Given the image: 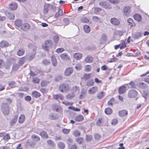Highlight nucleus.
Masks as SVG:
<instances>
[{
    "label": "nucleus",
    "mask_w": 149,
    "mask_h": 149,
    "mask_svg": "<svg viewBox=\"0 0 149 149\" xmlns=\"http://www.w3.org/2000/svg\"><path fill=\"white\" fill-rule=\"evenodd\" d=\"M1 110L3 114L8 115L10 112L9 106L7 103L3 102L1 104Z\"/></svg>",
    "instance_id": "f257e3e1"
},
{
    "label": "nucleus",
    "mask_w": 149,
    "mask_h": 149,
    "mask_svg": "<svg viewBox=\"0 0 149 149\" xmlns=\"http://www.w3.org/2000/svg\"><path fill=\"white\" fill-rule=\"evenodd\" d=\"M70 88L69 85L67 84H62L58 87L59 90L61 92L66 93L68 92Z\"/></svg>",
    "instance_id": "f03ea898"
},
{
    "label": "nucleus",
    "mask_w": 149,
    "mask_h": 149,
    "mask_svg": "<svg viewBox=\"0 0 149 149\" xmlns=\"http://www.w3.org/2000/svg\"><path fill=\"white\" fill-rule=\"evenodd\" d=\"M53 45V43L51 40H47L44 44L42 45V47L45 50L48 51Z\"/></svg>",
    "instance_id": "7ed1b4c3"
},
{
    "label": "nucleus",
    "mask_w": 149,
    "mask_h": 149,
    "mask_svg": "<svg viewBox=\"0 0 149 149\" xmlns=\"http://www.w3.org/2000/svg\"><path fill=\"white\" fill-rule=\"evenodd\" d=\"M131 12L130 7L127 6L124 8L123 13L124 15L127 17H129L130 15Z\"/></svg>",
    "instance_id": "20e7f679"
},
{
    "label": "nucleus",
    "mask_w": 149,
    "mask_h": 149,
    "mask_svg": "<svg viewBox=\"0 0 149 149\" xmlns=\"http://www.w3.org/2000/svg\"><path fill=\"white\" fill-rule=\"evenodd\" d=\"M138 93L135 90H131L128 93V96L129 98H133L135 97L137 95Z\"/></svg>",
    "instance_id": "39448f33"
},
{
    "label": "nucleus",
    "mask_w": 149,
    "mask_h": 149,
    "mask_svg": "<svg viewBox=\"0 0 149 149\" xmlns=\"http://www.w3.org/2000/svg\"><path fill=\"white\" fill-rule=\"evenodd\" d=\"M30 24L27 23H24L22 24L21 26V29L23 31H27L30 29Z\"/></svg>",
    "instance_id": "423d86ee"
},
{
    "label": "nucleus",
    "mask_w": 149,
    "mask_h": 149,
    "mask_svg": "<svg viewBox=\"0 0 149 149\" xmlns=\"http://www.w3.org/2000/svg\"><path fill=\"white\" fill-rule=\"evenodd\" d=\"M73 72V69L71 67H69L65 70L64 74L66 76L70 75Z\"/></svg>",
    "instance_id": "0eeeda50"
},
{
    "label": "nucleus",
    "mask_w": 149,
    "mask_h": 149,
    "mask_svg": "<svg viewBox=\"0 0 149 149\" xmlns=\"http://www.w3.org/2000/svg\"><path fill=\"white\" fill-rule=\"evenodd\" d=\"M110 22L112 24L114 25L118 26L120 23L119 21L117 19L114 18L111 19Z\"/></svg>",
    "instance_id": "6e6552de"
},
{
    "label": "nucleus",
    "mask_w": 149,
    "mask_h": 149,
    "mask_svg": "<svg viewBox=\"0 0 149 149\" xmlns=\"http://www.w3.org/2000/svg\"><path fill=\"white\" fill-rule=\"evenodd\" d=\"M127 113V111L125 110L120 111L118 112L119 116L121 117H124L126 116Z\"/></svg>",
    "instance_id": "1a4fd4ad"
},
{
    "label": "nucleus",
    "mask_w": 149,
    "mask_h": 149,
    "mask_svg": "<svg viewBox=\"0 0 149 149\" xmlns=\"http://www.w3.org/2000/svg\"><path fill=\"white\" fill-rule=\"evenodd\" d=\"M71 91L72 93H74L75 94V93H78L79 91V88L76 86H73L71 88Z\"/></svg>",
    "instance_id": "9d476101"
},
{
    "label": "nucleus",
    "mask_w": 149,
    "mask_h": 149,
    "mask_svg": "<svg viewBox=\"0 0 149 149\" xmlns=\"http://www.w3.org/2000/svg\"><path fill=\"white\" fill-rule=\"evenodd\" d=\"M98 88L97 87H93L91 88L88 91V93L90 94H93L97 91Z\"/></svg>",
    "instance_id": "9b49d317"
},
{
    "label": "nucleus",
    "mask_w": 149,
    "mask_h": 149,
    "mask_svg": "<svg viewBox=\"0 0 149 149\" xmlns=\"http://www.w3.org/2000/svg\"><path fill=\"white\" fill-rule=\"evenodd\" d=\"M15 24L16 26L17 27H21L22 25V20L21 19H17L15 21Z\"/></svg>",
    "instance_id": "f8f14e48"
},
{
    "label": "nucleus",
    "mask_w": 149,
    "mask_h": 149,
    "mask_svg": "<svg viewBox=\"0 0 149 149\" xmlns=\"http://www.w3.org/2000/svg\"><path fill=\"white\" fill-rule=\"evenodd\" d=\"M47 145L52 147H54L56 146V144L52 140H48L47 141Z\"/></svg>",
    "instance_id": "ddd939ff"
},
{
    "label": "nucleus",
    "mask_w": 149,
    "mask_h": 149,
    "mask_svg": "<svg viewBox=\"0 0 149 149\" xmlns=\"http://www.w3.org/2000/svg\"><path fill=\"white\" fill-rule=\"evenodd\" d=\"M126 89V88L125 86H123L120 87L119 89L118 92L120 94H122L124 93Z\"/></svg>",
    "instance_id": "4468645a"
},
{
    "label": "nucleus",
    "mask_w": 149,
    "mask_h": 149,
    "mask_svg": "<svg viewBox=\"0 0 149 149\" xmlns=\"http://www.w3.org/2000/svg\"><path fill=\"white\" fill-rule=\"evenodd\" d=\"M57 147L60 149H64L65 147V143L63 142L60 141L57 144Z\"/></svg>",
    "instance_id": "2eb2a0df"
},
{
    "label": "nucleus",
    "mask_w": 149,
    "mask_h": 149,
    "mask_svg": "<svg viewBox=\"0 0 149 149\" xmlns=\"http://www.w3.org/2000/svg\"><path fill=\"white\" fill-rule=\"evenodd\" d=\"M17 4L16 3L13 2L9 5V7L13 10H15L17 8Z\"/></svg>",
    "instance_id": "dca6fc26"
},
{
    "label": "nucleus",
    "mask_w": 149,
    "mask_h": 149,
    "mask_svg": "<svg viewBox=\"0 0 149 149\" xmlns=\"http://www.w3.org/2000/svg\"><path fill=\"white\" fill-rule=\"evenodd\" d=\"M134 17L135 20L138 22L141 21V17L140 15L139 14H135L134 16Z\"/></svg>",
    "instance_id": "f3484780"
},
{
    "label": "nucleus",
    "mask_w": 149,
    "mask_h": 149,
    "mask_svg": "<svg viewBox=\"0 0 149 149\" xmlns=\"http://www.w3.org/2000/svg\"><path fill=\"white\" fill-rule=\"evenodd\" d=\"M49 6L50 5L49 4H45L43 9V12L44 14H47L48 13V8Z\"/></svg>",
    "instance_id": "a211bd4d"
},
{
    "label": "nucleus",
    "mask_w": 149,
    "mask_h": 149,
    "mask_svg": "<svg viewBox=\"0 0 149 149\" xmlns=\"http://www.w3.org/2000/svg\"><path fill=\"white\" fill-rule=\"evenodd\" d=\"M75 95L74 93L71 92L67 94L66 97L67 99L70 100L74 97Z\"/></svg>",
    "instance_id": "6ab92c4d"
},
{
    "label": "nucleus",
    "mask_w": 149,
    "mask_h": 149,
    "mask_svg": "<svg viewBox=\"0 0 149 149\" xmlns=\"http://www.w3.org/2000/svg\"><path fill=\"white\" fill-rule=\"evenodd\" d=\"M25 117L24 115H21L19 117L18 121L20 123H22L25 121Z\"/></svg>",
    "instance_id": "aec40b11"
},
{
    "label": "nucleus",
    "mask_w": 149,
    "mask_h": 149,
    "mask_svg": "<svg viewBox=\"0 0 149 149\" xmlns=\"http://www.w3.org/2000/svg\"><path fill=\"white\" fill-rule=\"evenodd\" d=\"M25 52L24 49L22 48H20L17 52V54L19 56H22L24 55Z\"/></svg>",
    "instance_id": "412c9836"
},
{
    "label": "nucleus",
    "mask_w": 149,
    "mask_h": 149,
    "mask_svg": "<svg viewBox=\"0 0 149 149\" xmlns=\"http://www.w3.org/2000/svg\"><path fill=\"white\" fill-rule=\"evenodd\" d=\"M8 46V42L5 41H3L0 43V46L1 47H6Z\"/></svg>",
    "instance_id": "4be33fe9"
},
{
    "label": "nucleus",
    "mask_w": 149,
    "mask_h": 149,
    "mask_svg": "<svg viewBox=\"0 0 149 149\" xmlns=\"http://www.w3.org/2000/svg\"><path fill=\"white\" fill-rule=\"evenodd\" d=\"M31 137L32 139L36 141H38L40 140V137L36 135L33 134L32 135Z\"/></svg>",
    "instance_id": "5701e85b"
},
{
    "label": "nucleus",
    "mask_w": 149,
    "mask_h": 149,
    "mask_svg": "<svg viewBox=\"0 0 149 149\" xmlns=\"http://www.w3.org/2000/svg\"><path fill=\"white\" fill-rule=\"evenodd\" d=\"M83 28L84 31L86 33H88L91 30L90 27L87 25H84Z\"/></svg>",
    "instance_id": "b1692460"
},
{
    "label": "nucleus",
    "mask_w": 149,
    "mask_h": 149,
    "mask_svg": "<svg viewBox=\"0 0 149 149\" xmlns=\"http://www.w3.org/2000/svg\"><path fill=\"white\" fill-rule=\"evenodd\" d=\"M40 135L42 138H47L48 137V136L46 132L44 131L40 132Z\"/></svg>",
    "instance_id": "393cba45"
},
{
    "label": "nucleus",
    "mask_w": 149,
    "mask_h": 149,
    "mask_svg": "<svg viewBox=\"0 0 149 149\" xmlns=\"http://www.w3.org/2000/svg\"><path fill=\"white\" fill-rule=\"evenodd\" d=\"M53 98L55 100L60 99L62 100L63 99V96L61 95H53Z\"/></svg>",
    "instance_id": "a878e982"
},
{
    "label": "nucleus",
    "mask_w": 149,
    "mask_h": 149,
    "mask_svg": "<svg viewBox=\"0 0 149 149\" xmlns=\"http://www.w3.org/2000/svg\"><path fill=\"white\" fill-rule=\"evenodd\" d=\"M17 118L18 116H15L14 118L11 120L10 123L12 126H13L15 124L17 121Z\"/></svg>",
    "instance_id": "bb28decb"
},
{
    "label": "nucleus",
    "mask_w": 149,
    "mask_h": 149,
    "mask_svg": "<svg viewBox=\"0 0 149 149\" xmlns=\"http://www.w3.org/2000/svg\"><path fill=\"white\" fill-rule=\"evenodd\" d=\"M83 117L82 115H79L75 118V120L77 121H80L83 120Z\"/></svg>",
    "instance_id": "cd10ccee"
},
{
    "label": "nucleus",
    "mask_w": 149,
    "mask_h": 149,
    "mask_svg": "<svg viewBox=\"0 0 149 149\" xmlns=\"http://www.w3.org/2000/svg\"><path fill=\"white\" fill-rule=\"evenodd\" d=\"M32 95L33 97L35 98H37L40 96V94L36 91H34L32 92Z\"/></svg>",
    "instance_id": "c85d7f7f"
},
{
    "label": "nucleus",
    "mask_w": 149,
    "mask_h": 149,
    "mask_svg": "<svg viewBox=\"0 0 149 149\" xmlns=\"http://www.w3.org/2000/svg\"><path fill=\"white\" fill-rule=\"evenodd\" d=\"M51 60L53 65L56 66L57 65V61L55 56H52Z\"/></svg>",
    "instance_id": "c756f323"
},
{
    "label": "nucleus",
    "mask_w": 149,
    "mask_h": 149,
    "mask_svg": "<svg viewBox=\"0 0 149 149\" xmlns=\"http://www.w3.org/2000/svg\"><path fill=\"white\" fill-rule=\"evenodd\" d=\"M112 109L110 108H107L105 110V113L107 115L110 114L112 112Z\"/></svg>",
    "instance_id": "7c9ffc66"
},
{
    "label": "nucleus",
    "mask_w": 149,
    "mask_h": 149,
    "mask_svg": "<svg viewBox=\"0 0 149 149\" xmlns=\"http://www.w3.org/2000/svg\"><path fill=\"white\" fill-rule=\"evenodd\" d=\"M94 83L93 80H89L87 81L86 85L88 86H93Z\"/></svg>",
    "instance_id": "2f4dec72"
},
{
    "label": "nucleus",
    "mask_w": 149,
    "mask_h": 149,
    "mask_svg": "<svg viewBox=\"0 0 149 149\" xmlns=\"http://www.w3.org/2000/svg\"><path fill=\"white\" fill-rule=\"evenodd\" d=\"M127 22L128 24L133 26H135V23L133 22V20L131 18H129L127 19Z\"/></svg>",
    "instance_id": "473e14b6"
},
{
    "label": "nucleus",
    "mask_w": 149,
    "mask_h": 149,
    "mask_svg": "<svg viewBox=\"0 0 149 149\" xmlns=\"http://www.w3.org/2000/svg\"><path fill=\"white\" fill-rule=\"evenodd\" d=\"M142 33L139 32L136 33L133 36V38L135 39L138 38L142 36Z\"/></svg>",
    "instance_id": "72a5a7b5"
},
{
    "label": "nucleus",
    "mask_w": 149,
    "mask_h": 149,
    "mask_svg": "<svg viewBox=\"0 0 149 149\" xmlns=\"http://www.w3.org/2000/svg\"><path fill=\"white\" fill-rule=\"evenodd\" d=\"M104 95V93L102 92H101L98 93L97 95V97L99 99H101L102 98Z\"/></svg>",
    "instance_id": "f704fd0d"
},
{
    "label": "nucleus",
    "mask_w": 149,
    "mask_h": 149,
    "mask_svg": "<svg viewBox=\"0 0 149 149\" xmlns=\"http://www.w3.org/2000/svg\"><path fill=\"white\" fill-rule=\"evenodd\" d=\"M80 20L81 22L85 23H88L89 22V19L85 17H82Z\"/></svg>",
    "instance_id": "c9c22d12"
},
{
    "label": "nucleus",
    "mask_w": 149,
    "mask_h": 149,
    "mask_svg": "<svg viewBox=\"0 0 149 149\" xmlns=\"http://www.w3.org/2000/svg\"><path fill=\"white\" fill-rule=\"evenodd\" d=\"M73 134L76 137L80 136V133L78 130H75L73 132Z\"/></svg>",
    "instance_id": "e433bc0d"
},
{
    "label": "nucleus",
    "mask_w": 149,
    "mask_h": 149,
    "mask_svg": "<svg viewBox=\"0 0 149 149\" xmlns=\"http://www.w3.org/2000/svg\"><path fill=\"white\" fill-rule=\"evenodd\" d=\"M8 18L10 19H13L15 18V16L13 14L11 13H8L7 15Z\"/></svg>",
    "instance_id": "4c0bfd02"
},
{
    "label": "nucleus",
    "mask_w": 149,
    "mask_h": 149,
    "mask_svg": "<svg viewBox=\"0 0 149 149\" xmlns=\"http://www.w3.org/2000/svg\"><path fill=\"white\" fill-rule=\"evenodd\" d=\"M91 75V73L90 74H86L84 75L83 77L84 79L86 80L90 78Z\"/></svg>",
    "instance_id": "58836bf2"
},
{
    "label": "nucleus",
    "mask_w": 149,
    "mask_h": 149,
    "mask_svg": "<svg viewBox=\"0 0 149 149\" xmlns=\"http://www.w3.org/2000/svg\"><path fill=\"white\" fill-rule=\"evenodd\" d=\"M93 61V58L91 56H87L85 59V61L88 63L91 62Z\"/></svg>",
    "instance_id": "ea45409f"
},
{
    "label": "nucleus",
    "mask_w": 149,
    "mask_h": 149,
    "mask_svg": "<svg viewBox=\"0 0 149 149\" xmlns=\"http://www.w3.org/2000/svg\"><path fill=\"white\" fill-rule=\"evenodd\" d=\"M118 59L116 57H115L113 58H111L108 60V61L109 62H113L117 61Z\"/></svg>",
    "instance_id": "a19ab883"
},
{
    "label": "nucleus",
    "mask_w": 149,
    "mask_h": 149,
    "mask_svg": "<svg viewBox=\"0 0 149 149\" xmlns=\"http://www.w3.org/2000/svg\"><path fill=\"white\" fill-rule=\"evenodd\" d=\"M91 69V67L89 65H86L85 67V70L86 72H89Z\"/></svg>",
    "instance_id": "79ce46f5"
},
{
    "label": "nucleus",
    "mask_w": 149,
    "mask_h": 149,
    "mask_svg": "<svg viewBox=\"0 0 149 149\" xmlns=\"http://www.w3.org/2000/svg\"><path fill=\"white\" fill-rule=\"evenodd\" d=\"M42 63L44 65H48L50 63V60L46 59H45L43 60Z\"/></svg>",
    "instance_id": "37998d69"
},
{
    "label": "nucleus",
    "mask_w": 149,
    "mask_h": 149,
    "mask_svg": "<svg viewBox=\"0 0 149 149\" xmlns=\"http://www.w3.org/2000/svg\"><path fill=\"white\" fill-rule=\"evenodd\" d=\"M76 142L79 144H81L83 141V138L81 137H79L76 138Z\"/></svg>",
    "instance_id": "c03bdc74"
},
{
    "label": "nucleus",
    "mask_w": 149,
    "mask_h": 149,
    "mask_svg": "<svg viewBox=\"0 0 149 149\" xmlns=\"http://www.w3.org/2000/svg\"><path fill=\"white\" fill-rule=\"evenodd\" d=\"M68 109H71L73 110L77 111H80V109H79L75 108L73 106H70L68 107Z\"/></svg>",
    "instance_id": "a18cd8bd"
},
{
    "label": "nucleus",
    "mask_w": 149,
    "mask_h": 149,
    "mask_svg": "<svg viewBox=\"0 0 149 149\" xmlns=\"http://www.w3.org/2000/svg\"><path fill=\"white\" fill-rule=\"evenodd\" d=\"M24 57H22L20 59L18 62L19 65L21 66L24 63Z\"/></svg>",
    "instance_id": "49530a36"
},
{
    "label": "nucleus",
    "mask_w": 149,
    "mask_h": 149,
    "mask_svg": "<svg viewBox=\"0 0 149 149\" xmlns=\"http://www.w3.org/2000/svg\"><path fill=\"white\" fill-rule=\"evenodd\" d=\"M107 3V2L101 1L99 2V4L101 7L104 8L105 6Z\"/></svg>",
    "instance_id": "de8ad7c7"
},
{
    "label": "nucleus",
    "mask_w": 149,
    "mask_h": 149,
    "mask_svg": "<svg viewBox=\"0 0 149 149\" xmlns=\"http://www.w3.org/2000/svg\"><path fill=\"white\" fill-rule=\"evenodd\" d=\"M75 68L77 70H80L81 69L82 67L80 64H78L75 66Z\"/></svg>",
    "instance_id": "09e8293b"
},
{
    "label": "nucleus",
    "mask_w": 149,
    "mask_h": 149,
    "mask_svg": "<svg viewBox=\"0 0 149 149\" xmlns=\"http://www.w3.org/2000/svg\"><path fill=\"white\" fill-rule=\"evenodd\" d=\"M62 77L61 75H58L56 77L55 80L56 81H59L61 80Z\"/></svg>",
    "instance_id": "8fccbe9b"
},
{
    "label": "nucleus",
    "mask_w": 149,
    "mask_h": 149,
    "mask_svg": "<svg viewBox=\"0 0 149 149\" xmlns=\"http://www.w3.org/2000/svg\"><path fill=\"white\" fill-rule=\"evenodd\" d=\"M120 49H123L126 47V45L125 42H123L122 43L119 44Z\"/></svg>",
    "instance_id": "3c124183"
},
{
    "label": "nucleus",
    "mask_w": 149,
    "mask_h": 149,
    "mask_svg": "<svg viewBox=\"0 0 149 149\" xmlns=\"http://www.w3.org/2000/svg\"><path fill=\"white\" fill-rule=\"evenodd\" d=\"M63 21L65 25H67L69 23V20L68 18H65L63 19Z\"/></svg>",
    "instance_id": "603ef678"
},
{
    "label": "nucleus",
    "mask_w": 149,
    "mask_h": 149,
    "mask_svg": "<svg viewBox=\"0 0 149 149\" xmlns=\"http://www.w3.org/2000/svg\"><path fill=\"white\" fill-rule=\"evenodd\" d=\"M8 85L11 88H13L15 86V82L14 81H11L9 82Z\"/></svg>",
    "instance_id": "864d4df0"
},
{
    "label": "nucleus",
    "mask_w": 149,
    "mask_h": 149,
    "mask_svg": "<svg viewBox=\"0 0 149 149\" xmlns=\"http://www.w3.org/2000/svg\"><path fill=\"white\" fill-rule=\"evenodd\" d=\"M70 129H63L62 130V132L65 134H68L70 132Z\"/></svg>",
    "instance_id": "5fc2aeb1"
},
{
    "label": "nucleus",
    "mask_w": 149,
    "mask_h": 149,
    "mask_svg": "<svg viewBox=\"0 0 149 149\" xmlns=\"http://www.w3.org/2000/svg\"><path fill=\"white\" fill-rule=\"evenodd\" d=\"M118 122V120L116 119H114L111 121V124L112 125H115Z\"/></svg>",
    "instance_id": "6e6d98bb"
},
{
    "label": "nucleus",
    "mask_w": 149,
    "mask_h": 149,
    "mask_svg": "<svg viewBox=\"0 0 149 149\" xmlns=\"http://www.w3.org/2000/svg\"><path fill=\"white\" fill-rule=\"evenodd\" d=\"M86 139L87 141H91L92 139V137L91 135H86Z\"/></svg>",
    "instance_id": "4d7b16f0"
},
{
    "label": "nucleus",
    "mask_w": 149,
    "mask_h": 149,
    "mask_svg": "<svg viewBox=\"0 0 149 149\" xmlns=\"http://www.w3.org/2000/svg\"><path fill=\"white\" fill-rule=\"evenodd\" d=\"M114 101V99L113 98H111L108 102V104L109 105H112V103Z\"/></svg>",
    "instance_id": "13d9d810"
},
{
    "label": "nucleus",
    "mask_w": 149,
    "mask_h": 149,
    "mask_svg": "<svg viewBox=\"0 0 149 149\" xmlns=\"http://www.w3.org/2000/svg\"><path fill=\"white\" fill-rule=\"evenodd\" d=\"M95 13L96 14H97L101 10V8H96L95 9Z\"/></svg>",
    "instance_id": "bf43d9fd"
},
{
    "label": "nucleus",
    "mask_w": 149,
    "mask_h": 149,
    "mask_svg": "<svg viewBox=\"0 0 149 149\" xmlns=\"http://www.w3.org/2000/svg\"><path fill=\"white\" fill-rule=\"evenodd\" d=\"M33 82L35 83H38L39 82V80L36 78H33L32 79Z\"/></svg>",
    "instance_id": "052dcab7"
},
{
    "label": "nucleus",
    "mask_w": 149,
    "mask_h": 149,
    "mask_svg": "<svg viewBox=\"0 0 149 149\" xmlns=\"http://www.w3.org/2000/svg\"><path fill=\"white\" fill-rule=\"evenodd\" d=\"M104 8L106 9H110L111 8V6L107 2Z\"/></svg>",
    "instance_id": "680f3d73"
},
{
    "label": "nucleus",
    "mask_w": 149,
    "mask_h": 149,
    "mask_svg": "<svg viewBox=\"0 0 149 149\" xmlns=\"http://www.w3.org/2000/svg\"><path fill=\"white\" fill-rule=\"evenodd\" d=\"M19 65H13V70H16L19 68Z\"/></svg>",
    "instance_id": "e2e57ef3"
},
{
    "label": "nucleus",
    "mask_w": 149,
    "mask_h": 149,
    "mask_svg": "<svg viewBox=\"0 0 149 149\" xmlns=\"http://www.w3.org/2000/svg\"><path fill=\"white\" fill-rule=\"evenodd\" d=\"M10 138V136L9 134H6L3 136V139L5 140H8Z\"/></svg>",
    "instance_id": "0e129e2a"
},
{
    "label": "nucleus",
    "mask_w": 149,
    "mask_h": 149,
    "mask_svg": "<svg viewBox=\"0 0 149 149\" xmlns=\"http://www.w3.org/2000/svg\"><path fill=\"white\" fill-rule=\"evenodd\" d=\"M64 50L63 48H59L56 50V51L57 53H60L63 52Z\"/></svg>",
    "instance_id": "69168bd1"
},
{
    "label": "nucleus",
    "mask_w": 149,
    "mask_h": 149,
    "mask_svg": "<svg viewBox=\"0 0 149 149\" xmlns=\"http://www.w3.org/2000/svg\"><path fill=\"white\" fill-rule=\"evenodd\" d=\"M94 138L97 140L99 139L100 138V136L98 134H95L94 135Z\"/></svg>",
    "instance_id": "338daca9"
},
{
    "label": "nucleus",
    "mask_w": 149,
    "mask_h": 149,
    "mask_svg": "<svg viewBox=\"0 0 149 149\" xmlns=\"http://www.w3.org/2000/svg\"><path fill=\"white\" fill-rule=\"evenodd\" d=\"M49 118L52 120H55L56 119L55 116L52 113H51L50 115L49 116Z\"/></svg>",
    "instance_id": "774afa93"
}]
</instances>
